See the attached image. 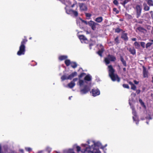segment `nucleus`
<instances>
[{"label": "nucleus", "instance_id": "29", "mask_svg": "<svg viewBox=\"0 0 153 153\" xmlns=\"http://www.w3.org/2000/svg\"><path fill=\"white\" fill-rule=\"evenodd\" d=\"M137 30L140 32H143V30H144V29L142 27H140L137 28Z\"/></svg>", "mask_w": 153, "mask_h": 153}, {"label": "nucleus", "instance_id": "6", "mask_svg": "<svg viewBox=\"0 0 153 153\" xmlns=\"http://www.w3.org/2000/svg\"><path fill=\"white\" fill-rule=\"evenodd\" d=\"M116 60V57L113 55H108L107 57L105 59V61L106 65L109 64L111 61H114Z\"/></svg>", "mask_w": 153, "mask_h": 153}, {"label": "nucleus", "instance_id": "48", "mask_svg": "<svg viewBox=\"0 0 153 153\" xmlns=\"http://www.w3.org/2000/svg\"><path fill=\"white\" fill-rule=\"evenodd\" d=\"M140 92V91L139 90H137L136 91V93L137 94H139Z\"/></svg>", "mask_w": 153, "mask_h": 153}, {"label": "nucleus", "instance_id": "23", "mask_svg": "<svg viewBox=\"0 0 153 153\" xmlns=\"http://www.w3.org/2000/svg\"><path fill=\"white\" fill-rule=\"evenodd\" d=\"M67 58V56H59V59L60 60H62L65 59Z\"/></svg>", "mask_w": 153, "mask_h": 153}, {"label": "nucleus", "instance_id": "24", "mask_svg": "<svg viewBox=\"0 0 153 153\" xmlns=\"http://www.w3.org/2000/svg\"><path fill=\"white\" fill-rule=\"evenodd\" d=\"M71 66L73 68H75L77 66V64L75 62H71Z\"/></svg>", "mask_w": 153, "mask_h": 153}, {"label": "nucleus", "instance_id": "3", "mask_svg": "<svg viewBox=\"0 0 153 153\" xmlns=\"http://www.w3.org/2000/svg\"><path fill=\"white\" fill-rule=\"evenodd\" d=\"M108 68L109 76L111 80L114 81H117L118 82H119L120 79L117 74L114 73L115 70L113 68L112 65H108Z\"/></svg>", "mask_w": 153, "mask_h": 153}, {"label": "nucleus", "instance_id": "40", "mask_svg": "<svg viewBox=\"0 0 153 153\" xmlns=\"http://www.w3.org/2000/svg\"><path fill=\"white\" fill-rule=\"evenodd\" d=\"M113 3L116 5H117L118 4V2L117 0H114L113 1Z\"/></svg>", "mask_w": 153, "mask_h": 153}, {"label": "nucleus", "instance_id": "47", "mask_svg": "<svg viewBox=\"0 0 153 153\" xmlns=\"http://www.w3.org/2000/svg\"><path fill=\"white\" fill-rule=\"evenodd\" d=\"M85 74L84 73H82L80 75L79 77H81L83 76Z\"/></svg>", "mask_w": 153, "mask_h": 153}, {"label": "nucleus", "instance_id": "9", "mask_svg": "<svg viewBox=\"0 0 153 153\" xmlns=\"http://www.w3.org/2000/svg\"><path fill=\"white\" fill-rule=\"evenodd\" d=\"M91 93H92V96L94 97L100 94V91L98 89H92Z\"/></svg>", "mask_w": 153, "mask_h": 153}, {"label": "nucleus", "instance_id": "34", "mask_svg": "<svg viewBox=\"0 0 153 153\" xmlns=\"http://www.w3.org/2000/svg\"><path fill=\"white\" fill-rule=\"evenodd\" d=\"M140 44L141 46L143 48L145 47V43L144 42H140Z\"/></svg>", "mask_w": 153, "mask_h": 153}, {"label": "nucleus", "instance_id": "51", "mask_svg": "<svg viewBox=\"0 0 153 153\" xmlns=\"http://www.w3.org/2000/svg\"><path fill=\"white\" fill-rule=\"evenodd\" d=\"M129 84L130 85H131V86L132 85H134V84L131 82H129Z\"/></svg>", "mask_w": 153, "mask_h": 153}, {"label": "nucleus", "instance_id": "4", "mask_svg": "<svg viewBox=\"0 0 153 153\" xmlns=\"http://www.w3.org/2000/svg\"><path fill=\"white\" fill-rule=\"evenodd\" d=\"M27 41L26 39H23L21 43V45L19 47V50L18 51L17 54L19 56H20L25 54V44Z\"/></svg>", "mask_w": 153, "mask_h": 153}, {"label": "nucleus", "instance_id": "58", "mask_svg": "<svg viewBox=\"0 0 153 153\" xmlns=\"http://www.w3.org/2000/svg\"><path fill=\"white\" fill-rule=\"evenodd\" d=\"M48 149H49V150H48V151L50 152V151H51V149L50 148H48Z\"/></svg>", "mask_w": 153, "mask_h": 153}, {"label": "nucleus", "instance_id": "31", "mask_svg": "<svg viewBox=\"0 0 153 153\" xmlns=\"http://www.w3.org/2000/svg\"><path fill=\"white\" fill-rule=\"evenodd\" d=\"M152 44H153L152 42H149L147 43L146 44V48H148V47L150 46Z\"/></svg>", "mask_w": 153, "mask_h": 153}, {"label": "nucleus", "instance_id": "13", "mask_svg": "<svg viewBox=\"0 0 153 153\" xmlns=\"http://www.w3.org/2000/svg\"><path fill=\"white\" fill-rule=\"evenodd\" d=\"M100 46L101 48V49L99 50L97 52V54L100 56H102V53L103 52L104 49L103 48V47L102 46V45L100 44Z\"/></svg>", "mask_w": 153, "mask_h": 153}, {"label": "nucleus", "instance_id": "54", "mask_svg": "<svg viewBox=\"0 0 153 153\" xmlns=\"http://www.w3.org/2000/svg\"><path fill=\"white\" fill-rule=\"evenodd\" d=\"M20 151L22 153H24V151L22 149H21L20 150Z\"/></svg>", "mask_w": 153, "mask_h": 153}, {"label": "nucleus", "instance_id": "18", "mask_svg": "<svg viewBox=\"0 0 153 153\" xmlns=\"http://www.w3.org/2000/svg\"><path fill=\"white\" fill-rule=\"evenodd\" d=\"M147 4L150 6H153V1L152 0H146Z\"/></svg>", "mask_w": 153, "mask_h": 153}, {"label": "nucleus", "instance_id": "27", "mask_svg": "<svg viewBox=\"0 0 153 153\" xmlns=\"http://www.w3.org/2000/svg\"><path fill=\"white\" fill-rule=\"evenodd\" d=\"M125 15L126 17L128 19H131L132 18L131 15L127 13H126Z\"/></svg>", "mask_w": 153, "mask_h": 153}, {"label": "nucleus", "instance_id": "57", "mask_svg": "<svg viewBox=\"0 0 153 153\" xmlns=\"http://www.w3.org/2000/svg\"><path fill=\"white\" fill-rule=\"evenodd\" d=\"M123 70L124 71H126V68H123Z\"/></svg>", "mask_w": 153, "mask_h": 153}, {"label": "nucleus", "instance_id": "55", "mask_svg": "<svg viewBox=\"0 0 153 153\" xmlns=\"http://www.w3.org/2000/svg\"><path fill=\"white\" fill-rule=\"evenodd\" d=\"M61 2L62 3L65 4V1H61Z\"/></svg>", "mask_w": 153, "mask_h": 153}, {"label": "nucleus", "instance_id": "19", "mask_svg": "<svg viewBox=\"0 0 153 153\" xmlns=\"http://www.w3.org/2000/svg\"><path fill=\"white\" fill-rule=\"evenodd\" d=\"M75 85V83L73 82V81H71L70 83L68 84V86L70 88H72Z\"/></svg>", "mask_w": 153, "mask_h": 153}, {"label": "nucleus", "instance_id": "28", "mask_svg": "<svg viewBox=\"0 0 153 153\" xmlns=\"http://www.w3.org/2000/svg\"><path fill=\"white\" fill-rule=\"evenodd\" d=\"M61 79L62 81L65 79H68L67 77L65 75H63L61 77Z\"/></svg>", "mask_w": 153, "mask_h": 153}, {"label": "nucleus", "instance_id": "21", "mask_svg": "<svg viewBox=\"0 0 153 153\" xmlns=\"http://www.w3.org/2000/svg\"><path fill=\"white\" fill-rule=\"evenodd\" d=\"M65 10L67 14H72V12L73 11V10H67V6L65 7Z\"/></svg>", "mask_w": 153, "mask_h": 153}, {"label": "nucleus", "instance_id": "12", "mask_svg": "<svg viewBox=\"0 0 153 153\" xmlns=\"http://www.w3.org/2000/svg\"><path fill=\"white\" fill-rule=\"evenodd\" d=\"M80 9L82 11H85L87 10L86 6L84 4L81 3L79 4Z\"/></svg>", "mask_w": 153, "mask_h": 153}, {"label": "nucleus", "instance_id": "26", "mask_svg": "<svg viewBox=\"0 0 153 153\" xmlns=\"http://www.w3.org/2000/svg\"><path fill=\"white\" fill-rule=\"evenodd\" d=\"M134 45L135 46V48L137 49L139 48L140 47L139 44L137 42H136L134 43Z\"/></svg>", "mask_w": 153, "mask_h": 153}, {"label": "nucleus", "instance_id": "41", "mask_svg": "<svg viewBox=\"0 0 153 153\" xmlns=\"http://www.w3.org/2000/svg\"><path fill=\"white\" fill-rule=\"evenodd\" d=\"M76 148L77 149V152H79L80 151L81 148L79 146H77L76 147Z\"/></svg>", "mask_w": 153, "mask_h": 153}, {"label": "nucleus", "instance_id": "5", "mask_svg": "<svg viewBox=\"0 0 153 153\" xmlns=\"http://www.w3.org/2000/svg\"><path fill=\"white\" fill-rule=\"evenodd\" d=\"M132 100H131L130 99L129 100V103L130 105L131 106V108H132V114L133 115V119L134 121H136V124H138L139 120L138 119V118L137 117V115L136 111H135L134 108L133 107V106H131V102H132Z\"/></svg>", "mask_w": 153, "mask_h": 153}, {"label": "nucleus", "instance_id": "20", "mask_svg": "<svg viewBox=\"0 0 153 153\" xmlns=\"http://www.w3.org/2000/svg\"><path fill=\"white\" fill-rule=\"evenodd\" d=\"M129 51L133 55L135 54L136 53V51L134 48H130Z\"/></svg>", "mask_w": 153, "mask_h": 153}, {"label": "nucleus", "instance_id": "52", "mask_svg": "<svg viewBox=\"0 0 153 153\" xmlns=\"http://www.w3.org/2000/svg\"><path fill=\"white\" fill-rule=\"evenodd\" d=\"M139 101L141 102V104H144V103L142 102V100H140Z\"/></svg>", "mask_w": 153, "mask_h": 153}, {"label": "nucleus", "instance_id": "33", "mask_svg": "<svg viewBox=\"0 0 153 153\" xmlns=\"http://www.w3.org/2000/svg\"><path fill=\"white\" fill-rule=\"evenodd\" d=\"M114 41L116 44H118V43H119V42L118 37H117L115 38Z\"/></svg>", "mask_w": 153, "mask_h": 153}, {"label": "nucleus", "instance_id": "25", "mask_svg": "<svg viewBox=\"0 0 153 153\" xmlns=\"http://www.w3.org/2000/svg\"><path fill=\"white\" fill-rule=\"evenodd\" d=\"M65 63L67 66H68L70 65H71V64L70 61L69 59L65 60Z\"/></svg>", "mask_w": 153, "mask_h": 153}, {"label": "nucleus", "instance_id": "14", "mask_svg": "<svg viewBox=\"0 0 153 153\" xmlns=\"http://www.w3.org/2000/svg\"><path fill=\"white\" fill-rule=\"evenodd\" d=\"M77 75V73L76 72H74L72 73L71 74L69 75L67 77V79H71L74 77L76 76Z\"/></svg>", "mask_w": 153, "mask_h": 153}, {"label": "nucleus", "instance_id": "8", "mask_svg": "<svg viewBox=\"0 0 153 153\" xmlns=\"http://www.w3.org/2000/svg\"><path fill=\"white\" fill-rule=\"evenodd\" d=\"M136 9L137 12V17L138 18L141 15L142 8L140 6L137 5L136 6Z\"/></svg>", "mask_w": 153, "mask_h": 153}, {"label": "nucleus", "instance_id": "32", "mask_svg": "<svg viewBox=\"0 0 153 153\" xmlns=\"http://www.w3.org/2000/svg\"><path fill=\"white\" fill-rule=\"evenodd\" d=\"M85 15L88 18V19H90V17L91 16V14H90L89 13H85Z\"/></svg>", "mask_w": 153, "mask_h": 153}, {"label": "nucleus", "instance_id": "10", "mask_svg": "<svg viewBox=\"0 0 153 153\" xmlns=\"http://www.w3.org/2000/svg\"><path fill=\"white\" fill-rule=\"evenodd\" d=\"M143 68V74L144 78H147L148 76L149 73L146 68L144 66Z\"/></svg>", "mask_w": 153, "mask_h": 153}, {"label": "nucleus", "instance_id": "36", "mask_svg": "<svg viewBox=\"0 0 153 153\" xmlns=\"http://www.w3.org/2000/svg\"><path fill=\"white\" fill-rule=\"evenodd\" d=\"M123 86L124 88H129V87L128 85L127 84H123Z\"/></svg>", "mask_w": 153, "mask_h": 153}, {"label": "nucleus", "instance_id": "37", "mask_svg": "<svg viewBox=\"0 0 153 153\" xmlns=\"http://www.w3.org/2000/svg\"><path fill=\"white\" fill-rule=\"evenodd\" d=\"M136 88V87L134 84L131 86V89L133 90H135Z\"/></svg>", "mask_w": 153, "mask_h": 153}, {"label": "nucleus", "instance_id": "43", "mask_svg": "<svg viewBox=\"0 0 153 153\" xmlns=\"http://www.w3.org/2000/svg\"><path fill=\"white\" fill-rule=\"evenodd\" d=\"M115 31L116 32L119 33L120 31V29L119 28H118L115 29Z\"/></svg>", "mask_w": 153, "mask_h": 153}, {"label": "nucleus", "instance_id": "15", "mask_svg": "<svg viewBox=\"0 0 153 153\" xmlns=\"http://www.w3.org/2000/svg\"><path fill=\"white\" fill-rule=\"evenodd\" d=\"M121 37L125 41H127L128 40L127 33H123Z\"/></svg>", "mask_w": 153, "mask_h": 153}, {"label": "nucleus", "instance_id": "38", "mask_svg": "<svg viewBox=\"0 0 153 153\" xmlns=\"http://www.w3.org/2000/svg\"><path fill=\"white\" fill-rule=\"evenodd\" d=\"M82 22L84 23L86 25H88V22H87V21L84 20H82V19H80Z\"/></svg>", "mask_w": 153, "mask_h": 153}, {"label": "nucleus", "instance_id": "62", "mask_svg": "<svg viewBox=\"0 0 153 153\" xmlns=\"http://www.w3.org/2000/svg\"><path fill=\"white\" fill-rule=\"evenodd\" d=\"M151 41L152 42H153V39H152V40H151Z\"/></svg>", "mask_w": 153, "mask_h": 153}, {"label": "nucleus", "instance_id": "2", "mask_svg": "<svg viewBox=\"0 0 153 153\" xmlns=\"http://www.w3.org/2000/svg\"><path fill=\"white\" fill-rule=\"evenodd\" d=\"M88 144L92 143L91 146H89L86 147L84 150H82L81 152L84 153H101V152L97 147L101 148V144L99 142H95L94 141L88 140L87 141Z\"/></svg>", "mask_w": 153, "mask_h": 153}, {"label": "nucleus", "instance_id": "49", "mask_svg": "<svg viewBox=\"0 0 153 153\" xmlns=\"http://www.w3.org/2000/svg\"><path fill=\"white\" fill-rule=\"evenodd\" d=\"M131 40L133 41H136L137 40V39L136 38H133L131 39Z\"/></svg>", "mask_w": 153, "mask_h": 153}, {"label": "nucleus", "instance_id": "16", "mask_svg": "<svg viewBox=\"0 0 153 153\" xmlns=\"http://www.w3.org/2000/svg\"><path fill=\"white\" fill-rule=\"evenodd\" d=\"M143 6L144 7V10L145 11H147L149 10L150 8L147 5L146 3H143Z\"/></svg>", "mask_w": 153, "mask_h": 153}, {"label": "nucleus", "instance_id": "45", "mask_svg": "<svg viewBox=\"0 0 153 153\" xmlns=\"http://www.w3.org/2000/svg\"><path fill=\"white\" fill-rule=\"evenodd\" d=\"M134 84H137L139 83V82L135 80H134Z\"/></svg>", "mask_w": 153, "mask_h": 153}, {"label": "nucleus", "instance_id": "42", "mask_svg": "<svg viewBox=\"0 0 153 153\" xmlns=\"http://www.w3.org/2000/svg\"><path fill=\"white\" fill-rule=\"evenodd\" d=\"M4 152H6L7 151V146H5L4 147Z\"/></svg>", "mask_w": 153, "mask_h": 153}, {"label": "nucleus", "instance_id": "50", "mask_svg": "<svg viewBox=\"0 0 153 153\" xmlns=\"http://www.w3.org/2000/svg\"><path fill=\"white\" fill-rule=\"evenodd\" d=\"M107 146V144L105 145L104 146H102L101 148L102 149H103Z\"/></svg>", "mask_w": 153, "mask_h": 153}, {"label": "nucleus", "instance_id": "39", "mask_svg": "<svg viewBox=\"0 0 153 153\" xmlns=\"http://www.w3.org/2000/svg\"><path fill=\"white\" fill-rule=\"evenodd\" d=\"M113 10L116 13H119V11L117 10V9L116 8H114L113 9Z\"/></svg>", "mask_w": 153, "mask_h": 153}, {"label": "nucleus", "instance_id": "61", "mask_svg": "<svg viewBox=\"0 0 153 153\" xmlns=\"http://www.w3.org/2000/svg\"><path fill=\"white\" fill-rule=\"evenodd\" d=\"M152 83H153V76L152 77Z\"/></svg>", "mask_w": 153, "mask_h": 153}, {"label": "nucleus", "instance_id": "17", "mask_svg": "<svg viewBox=\"0 0 153 153\" xmlns=\"http://www.w3.org/2000/svg\"><path fill=\"white\" fill-rule=\"evenodd\" d=\"M95 20L97 22L100 23L102 21L103 18L102 17H99L97 18Z\"/></svg>", "mask_w": 153, "mask_h": 153}, {"label": "nucleus", "instance_id": "30", "mask_svg": "<svg viewBox=\"0 0 153 153\" xmlns=\"http://www.w3.org/2000/svg\"><path fill=\"white\" fill-rule=\"evenodd\" d=\"M72 13L75 16H77L78 15V13L77 11L73 10Z\"/></svg>", "mask_w": 153, "mask_h": 153}, {"label": "nucleus", "instance_id": "53", "mask_svg": "<svg viewBox=\"0 0 153 153\" xmlns=\"http://www.w3.org/2000/svg\"><path fill=\"white\" fill-rule=\"evenodd\" d=\"M0 153H2V152H1V145L0 144Z\"/></svg>", "mask_w": 153, "mask_h": 153}, {"label": "nucleus", "instance_id": "60", "mask_svg": "<svg viewBox=\"0 0 153 153\" xmlns=\"http://www.w3.org/2000/svg\"><path fill=\"white\" fill-rule=\"evenodd\" d=\"M74 4H73V5L71 6V7H74Z\"/></svg>", "mask_w": 153, "mask_h": 153}, {"label": "nucleus", "instance_id": "44", "mask_svg": "<svg viewBox=\"0 0 153 153\" xmlns=\"http://www.w3.org/2000/svg\"><path fill=\"white\" fill-rule=\"evenodd\" d=\"M77 80H78L77 78H75L73 79V80L72 81H73V82H76Z\"/></svg>", "mask_w": 153, "mask_h": 153}, {"label": "nucleus", "instance_id": "46", "mask_svg": "<svg viewBox=\"0 0 153 153\" xmlns=\"http://www.w3.org/2000/svg\"><path fill=\"white\" fill-rule=\"evenodd\" d=\"M150 14L151 15V16L152 18H153V12L152 11H151L150 12Z\"/></svg>", "mask_w": 153, "mask_h": 153}, {"label": "nucleus", "instance_id": "64", "mask_svg": "<svg viewBox=\"0 0 153 153\" xmlns=\"http://www.w3.org/2000/svg\"><path fill=\"white\" fill-rule=\"evenodd\" d=\"M32 39V37H30V38H29V39Z\"/></svg>", "mask_w": 153, "mask_h": 153}, {"label": "nucleus", "instance_id": "56", "mask_svg": "<svg viewBox=\"0 0 153 153\" xmlns=\"http://www.w3.org/2000/svg\"><path fill=\"white\" fill-rule=\"evenodd\" d=\"M82 146L84 147H85L87 145L86 144H82Z\"/></svg>", "mask_w": 153, "mask_h": 153}, {"label": "nucleus", "instance_id": "63", "mask_svg": "<svg viewBox=\"0 0 153 153\" xmlns=\"http://www.w3.org/2000/svg\"><path fill=\"white\" fill-rule=\"evenodd\" d=\"M69 151H73V150L71 149H69Z\"/></svg>", "mask_w": 153, "mask_h": 153}, {"label": "nucleus", "instance_id": "11", "mask_svg": "<svg viewBox=\"0 0 153 153\" xmlns=\"http://www.w3.org/2000/svg\"><path fill=\"white\" fill-rule=\"evenodd\" d=\"M78 37L82 43H85L88 42L87 39L83 35H82L79 36Z\"/></svg>", "mask_w": 153, "mask_h": 153}, {"label": "nucleus", "instance_id": "35", "mask_svg": "<svg viewBox=\"0 0 153 153\" xmlns=\"http://www.w3.org/2000/svg\"><path fill=\"white\" fill-rule=\"evenodd\" d=\"M26 150L28 152H30L32 150V149L30 147H26L25 148Z\"/></svg>", "mask_w": 153, "mask_h": 153}, {"label": "nucleus", "instance_id": "22", "mask_svg": "<svg viewBox=\"0 0 153 153\" xmlns=\"http://www.w3.org/2000/svg\"><path fill=\"white\" fill-rule=\"evenodd\" d=\"M120 60L122 62L124 66L126 67V62L124 59L123 58L122 56L120 57Z\"/></svg>", "mask_w": 153, "mask_h": 153}, {"label": "nucleus", "instance_id": "59", "mask_svg": "<svg viewBox=\"0 0 153 153\" xmlns=\"http://www.w3.org/2000/svg\"><path fill=\"white\" fill-rule=\"evenodd\" d=\"M72 97V96L70 97H69V99L70 100L71 99V97Z\"/></svg>", "mask_w": 153, "mask_h": 153}, {"label": "nucleus", "instance_id": "7", "mask_svg": "<svg viewBox=\"0 0 153 153\" xmlns=\"http://www.w3.org/2000/svg\"><path fill=\"white\" fill-rule=\"evenodd\" d=\"M88 25L93 30H95L96 28V26L99 25V24L94 21H90L88 22Z\"/></svg>", "mask_w": 153, "mask_h": 153}, {"label": "nucleus", "instance_id": "1", "mask_svg": "<svg viewBox=\"0 0 153 153\" xmlns=\"http://www.w3.org/2000/svg\"><path fill=\"white\" fill-rule=\"evenodd\" d=\"M91 76L88 74L84 78V80L79 79L77 83L81 88L80 92L82 94H85L89 91L91 89L90 83L88 82L91 81Z\"/></svg>", "mask_w": 153, "mask_h": 153}]
</instances>
